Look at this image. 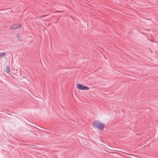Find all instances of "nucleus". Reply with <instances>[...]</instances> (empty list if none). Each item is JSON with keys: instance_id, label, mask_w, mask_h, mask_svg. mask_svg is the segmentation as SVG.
Wrapping results in <instances>:
<instances>
[{"instance_id": "8", "label": "nucleus", "mask_w": 158, "mask_h": 158, "mask_svg": "<svg viewBox=\"0 0 158 158\" xmlns=\"http://www.w3.org/2000/svg\"><path fill=\"white\" fill-rule=\"evenodd\" d=\"M19 35H17V37L18 38H19Z\"/></svg>"}, {"instance_id": "5", "label": "nucleus", "mask_w": 158, "mask_h": 158, "mask_svg": "<svg viewBox=\"0 0 158 158\" xmlns=\"http://www.w3.org/2000/svg\"><path fill=\"white\" fill-rule=\"evenodd\" d=\"M6 55V53L5 52H0V57H3Z\"/></svg>"}, {"instance_id": "3", "label": "nucleus", "mask_w": 158, "mask_h": 158, "mask_svg": "<svg viewBox=\"0 0 158 158\" xmlns=\"http://www.w3.org/2000/svg\"><path fill=\"white\" fill-rule=\"evenodd\" d=\"M83 86L81 84H77V88L80 90H83Z\"/></svg>"}, {"instance_id": "9", "label": "nucleus", "mask_w": 158, "mask_h": 158, "mask_svg": "<svg viewBox=\"0 0 158 158\" xmlns=\"http://www.w3.org/2000/svg\"><path fill=\"white\" fill-rule=\"evenodd\" d=\"M19 40H21V39H19Z\"/></svg>"}, {"instance_id": "4", "label": "nucleus", "mask_w": 158, "mask_h": 158, "mask_svg": "<svg viewBox=\"0 0 158 158\" xmlns=\"http://www.w3.org/2000/svg\"><path fill=\"white\" fill-rule=\"evenodd\" d=\"M6 72L7 73H9L10 72V70L9 66H7L6 69Z\"/></svg>"}, {"instance_id": "1", "label": "nucleus", "mask_w": 158, "mask_h": 158, "mask_svg": "<svg viewBox=\"0 0 158 158\" xmlns=\"http://www.w3.org/2000/svg\"><path fill=\"white\" fill-rule=\"evenodd\" d=\"M94 126L100 130L103 129L105 124L98 121H94L93 122Z\"/></svg>"}, {"instance_id": "2", "label": "nucleus", "mask_w": 158, "mask_h": 158, "mask_svg": "<svg viewBox=\"0 0 158 158\" xmlns=\"http://www.w3.org/2000/svg\"><path fill=\"white\" fill-rule=\"evenodd\" d=\"M21 25L20 24L18 26H15V25H14L11 26L10 27V28L12 29H15L18 28H19L21 27Z\"/></svg>"}, {"instance_id": "7", "label": "nucleus", "mask_w": 158, "mask_h": 158, "mask_svg": "<svg viewBox=\"0 0 158 158\" xmlns=\"http://www.w3.org/2000/svg\"><path fill=\"white\" fill-rule=\"evenodd\" d=\"M62 12V11H56V12Z\"/></svg>"}, {"instance_id": "6", "label": "nucleus", "mask_w": 158, "mask_h": 158, "mask_svg": "<svg viewBox=\"0 0 158 158\" xmlns=\"http://www.w3.org/2000/svg\"><path fill=\"white\" fill-rule=\"evenodd\" d=\"M83 90H88L89 89V88L87 86H83Z\"/></svg>"}]
</instances>
